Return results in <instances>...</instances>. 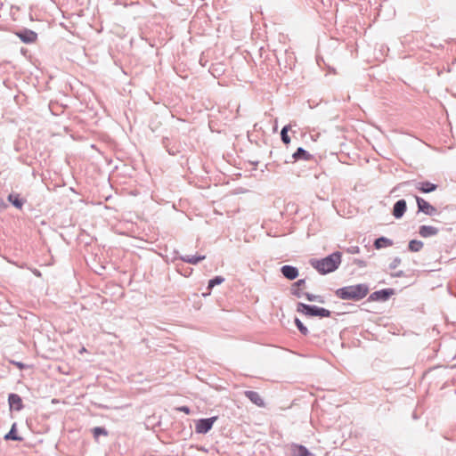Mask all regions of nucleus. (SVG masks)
<instances>
[{
    "label": "nucleus",
    "instance_id": "39448f33",
    "mask_svg": "<svg viewBox=\"0 0 456 456\" xmlns=\"http://www.w3.org/2000/svg\"><path fill=\"white\" fill-rule=\"evenodd\" d=\"M416 201H417L419 209L420 211H422L423 213L429 215V216L436 213V208L433 207L432 205H430L428 201H426L422 198L416 197Z\"/></svg>",
    "mask_w": 456,
    "mask_h": 456
},
{
    "label": "nucleus",
    "instance_id": "4be33fe9",
    "mask_svg": "<svg viewBox=\"0 0 456 456\" xmlns=\"http://www.w3.org/2000/svg\"><path fill=\"white\" fill-rule=\"evenodd\" d=\"M303 296H305L306 299L309 301H317L319 303H324V299L321 296H315L305 292L303 294Z\"/></svg>",
    "mask_w": 456,
    "mask_h": 456
},
{
    "label": "nucleus",
    "instance_id": "412c9836",
    "mask_svg": "<svg viewBox=\"0 0 456 456\" xmlns=\"http://www.w3.org/2000/svg\"><path fill=\"white\" fill-rule=\"evenodd\" d=\"M289 129L290 126H285L281 132V140L285 144H289L290 142V137L288 135Z\"/></svg>",
    "mask_w": 456,
    "mask_h": 456
},
{
    "label": "nucleus",
    "instance_id": "20e7f679",
    "mask_svg": "<svg viewBox=\"0 0 456 456\" xmlns=\"http://www.w3.org/2000/svg\"><path fill=\"white\" fill-rule=\"evenodd\" d=\"M216 419H217V417L199 419L195 424L196 433H198V434L208 433L212 428V427Z\"/></svg>",
    "mask_w": 456,
    "mask_h": 456
},
{
    "label": "nucleus",
    "instance_id": "4468645a",
    "mask_svg": "<svg viewBox=\"0 0 456 456\" xmlns=\"http://www.w3.org/2000/svg\"><path fill=\"white\" fill-rule=\"evenodd\" d=\"M393 245V241L387 238L380 237L377 239L374 242V246L377 249H380L382 248L391 247Z\"/></svg>",
    "mask_w": 456,
    "mask_h": 456
},
{
    "label": "nucleus",
    "instance_id": "aec40b11",
    "mask_svg": "<svg viewBox=\"0 0 456 456\" xmlns=\"http://www.w3.org/2000/svg\"><path fill=\"white\" fill-rule=\"evenodd\" d=\"M224 281V279L221 276H216L208 281V290H211L216 285H219ZM210 291L207 295H209Z\"/></svg>",
    "mask_w": 456,
    "mask_h": 456
},
{
    "label": "nucleus",
    "instance_id": "cd10ccee",
    "mask_svg": "<svg viewBox=\"0 0 456 456\" xmlns=\"http://www.w3.org/2000/svg\"><path fill=\"white\" fill-rule=\"evenodd\" d=\"M384 294L385 295V297L387 296V292L385 290H382V291H379V292H376V294Z\"/></svg>",
    "mask_w": 456,
    "mask_h": 456
},
{
    "label": "nucleus",
    "instance_id": "6ab92c4d",
    "mask_svg": "<svg viewBox=\"0 0 456 456\" xmlns=\"http://www.w3.org/2000/svg\"><path fill=\"white\" fill-rule=\"evenodd\" d=\"M15 424L12 425L10 432L4 436L5 440H15V441H20L21 437L17 436Z\"/></svg>",
    "mask_w": 456,
    "mask_h": 456
},
{
    "label": "nucleus",
    "instance_id": "bb28decb",
    "mask_svg": "<svg viewBox=\"0 0 456 456\" xmlns=\"http://www.w3.org/2000/svg\"><path fill=\"white\" fill-rule=\"evenodd\" d=\"M176 410L179 411H183L186 414H189L191 412L189 407H187V406H181V407L176 408Z\"/></svg>",
    "mask_w": 456,
    "mask_h": 456
},
{
    "label": "nucleus",
    "instance_id": "1a4fd4ad",
    "mask_svg": "<svg viewBox=\"0 0 456 456\" xmlns=\"http://www.w3.org/2000/svg\"><path fill=\"white\" fill-rule=\"evenodd\" d=\"M281 271L283 276L289 280H294L298 276V270L291 265H284Z\"/></svg>",
    "mask_w": 456,
    "mask_h": 456
},
{
    "label": "nucleus",
    "instance_id": "b1692460",
    "mask_svg": "<svg viewBox=\"0 0 456 456\" xmlns=\"http://www.w3.org/2000/svg\"><path fill=\"white\" fill-rule=\"evenodd\" d=\"M205 259V256H187L184 260L190 264H197L198 262Z\"/></svg>",
    "mask_w": 456,
    "mask_h": 456
},
{
    "label": "nucleus",
    "instance_id": "0eeeda50",
    "mask_svg": "<svg viewBox=\"0 0 456 456\" xmlns=\"http://www.w3.org/2000/svg\"><path fill=\"white\" fill-rule=\"evenodd\" d=\"M407 208L406 201L404 200H398L393 208V216L395 218H401L405 213Z\"/></svg>",
    "mask_w": 456,
    "mask_h": 456
},
{
    "label": "nucleus",
    "instance_id": "5701e85b",
    "mask_svg": "<svg viewBox=\"0 0 456 456\" xmlns=\"http://www.w3.org/2000/svg\"><path fill=\"white\" fill-rule=\"evenodd\" d=\"M93 434L94 438L97 439L101 435L107 436L108 432L103 428L96 427L93 429Z\"/></svg>",
    "mask_w": 456,
    "mask_h": 456
},
{
    "label": "nucleus",
    "instance_id": "f3484780",
    "mask_svg": "<svg viewBox=\"0 0 456 456\" xmlns=\"http://www.w3.org/2000/svg\"><path fill=\"white\" fill-rule=\"evenodd\" d=\"M9 201L17 208L20 209L23 206L22 200L18 194H10L8 197Z\"/></svg>",
    "mask_w": 456,
    "mask_h": 456
},
{
    "label": "nucleus",
    "instance_id": "a211bd4d",
    "mask_svg": "<svg viewBox=\"0 0 456 456\" xmlns=\"http://www.w3.org/2000/svg\"><path fill=\"white\" fill-rule=\"evenodd\" d=\"M423 248V242L417 240H412L409 242V249L411 252H419Z\"/></svg>",
    "mask_w": 456,
    "mask_h": 456
},
{
    "label": "nucleus",
    "instance_id": "f8f14e48",
    "mask_svg": "<svg viewBox=\"0 0 456 456\" xmlns=\"http://www.w3.org/2000/svg\"><path fill=\"white\" fill-rule=\"evenodd\" d=\"M305 280H298L297 281H296L293 285H292V288H291V291H292V294L300 297H303V294L305 292H303V289L305 287Z\"/></svg>",
    "mask_w": 456,
    "mask_h": 456
},
{
    "label": "nucleus",
    "instance_id": "2eb2a0df",
    "mask_svg": "<svg viewBox=\"0 0 456 456\" xmlns=\"http://www.w3.org/2000/svg\"><path fill=\"white\" fill-rule=\"evenodd\" d=\"M293 158L295 160H297V159L310 160L312 159V155L309 154L303 148H298L297 150V151L293 154Z\"/></svg>",
    "mask_w": 456,
    "mask_h": 456
},
{
    "label": "nucleus",
    "instance_id": "f03ea898",
    "mask_svg": "<svg viewBox=\"0 0 456 456\" xmlns=\"http://www.w3.org/2000/svg\"><path fill=\"white\" fill-rule=\"evenodd\" d=\"M369 289L364 284L346 286L336 291L337 297L344 300H360L367 296Z\"/></svg>",
    "mask_w": 456,
    "mask_h": 456
},
{
    "label": "nucleus",
    "instance_id": "9b49d317",
    "mask_svg": "<svg viewBox=\"0 0 456 456\" xmlns=\"http://www.w3.org/2000/svg\"><path fill=\"white\" fill-rule=\"evenodd\" d=\"M9 404L11 408L15 409L16 411H20L22 408V401L21 398L16 394H11L8 398Z\"/></svg>",
    "mask_w": 456,
    "mask_h": 456
},
{
    "label": "nucleus",
    "instance_id": "ddd939ff",
    "mask_svg": "<svg viewBox=\"0 0 456 456\" xmlns=\"http://www.w3.org/2000/svg\"><path fill=\"white\" fill-rule=\"evenodd\" d=\"M416 188L421 192H431L436 189V185L429 182H420L417 184Z\"/></svg>",
    "mask_w": 456,
    "mask_h": 456
},
{
    "label": "nucleus",
    "instance_id": "c85d7f7f",
    "mask_svg": "<svg viewBox=\"0 0 456 456\" xmlns=\"http://www.w3.org/2000/svg\"><path fill=\"white\" fill-rule=\"evenodd\" d=\"M37 276H40V273L39 272H37L35 273Z\"/></svg>",
    "mask_w": 456,
    "mask_h": 456
},
{
    "label": "nucleus",
    "instance_id": "dca6fc26",
    "mask_svg": "<svg viewBox=\"0 0 456 456\" xmlns=\"http://www.w3.org/2000/svg\"><path fill=\"white\" fill-rule=\"evenodd\" d=\"M295 456H314L305 446H294Z\"/></svg>",
    "mask_w": 456,
    "mask_h": 456
},
{
    "label": "nucleus",
    "instance_id": "f257e3e1",
    "mask_svg": "<svg viewBox=\"0 0 456 456\" xmlns=\"http://www.w3.org/2000/svg\"><path fill=\"white\" fill-rule=\"evenodd\" d=\"M342 255L335 252L322 259L314 260L312 265L322 274H326L337 270L341 264Z\"/></svg>",
    "mask_w": 456,
    "mask_h": 456
},
{
    "label": "nucleus",
    "instance_id": "6e6552de",
    "mask_svg": "<svg viewBox=\"0 0 456 456\" xmlns=\"http://www.w3.org/2000/svg\"><path fill=\"white\" fill-rule=\"evenodd\" d=\"M245 395L256 405L258 407H264L265 402L261 395L255 391H245Z\"/></svg>",
    "mask_w": 456,
    "mask_h": 456
},
{
    "label": "nucleus",
    "instance_id": "7ed1b4c3",
    "mask_svg": "<svg viewBox=\"0 0 456 456\" xmlns=\"http://www.w3.org/2000/svg\"><path fill=\"white\" fill-rule=\"evenodd\" d=\"M297 311L308 316H319L323 318L330 315V312L325 308L309 305L303 303H299L297 305Z\"/></svg>",
    "mask_w": 456,
    "mask_h": 456
},
{
    "label": "nucleus",
    "instance_id": "393cba45",
    "mask_svg": "<svg viewBox=\"0 0 456 456\" xmlns=\"http://www.w3.org/2000/svg\"><path fill=\"white\" fill-rule=\"evenodd\" d=\"M295 323H296V325H297V329L300 330V332H301L302 334H304V335H306V334H307V331H308V330H307L306 327H305V326L301 322V321H300V320L296 319V320H295Z\"/></svg>",
    "mask_w": 456,
    "mask_h": 456
},
{
    "label": "nucleus",
    "instance_id": "9d476101",
    "mask_svg": "<svg viewBox=\"0 0 456 456\" xmlns=\"http://www.w3.org/2000/svg\"><path fill=\"white\" fill-rule=\"evenodd\" d=\"M419 233L423 238L435 236L438 233V229L431 225H422L419 227Z\"/></svg>",
    "mask_w": 456,
    "mask_h": 456
},
{
    "label": "nucleus",
    "instance_id": "423d86ee",
    "mask_svg": "<svg viewBox=\"0 0 456 456\" xmlns=\"http://www.w3.org/2000/svg\"><path fill=\"white\" fill-rule=\"evenodd\" d=\"M17 36L26 44L35 43L37 39V33L32 30H25L23 32L17 33Z\"/></svg>",
    "mask_w": 456,
    "mask_h": 456
},
{
    "label": "nucleus",
    "instance_id": "a878e982",
    "mask_svg": "<svg viewBox=\"0 0 456 456\" xmlns=\"http://www.w3.org/2000/svg\"><path fill=\"white\" fill-rule=\"evenodd\" d=\"M346 251L350 254H358L360 252V248L357 246H354L347 248Z\"/></svg>",
    "mask_w": 456,
    "mask_h": 456
}]
</instances>
